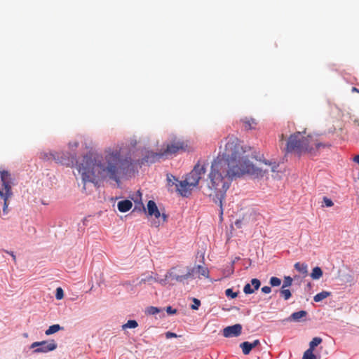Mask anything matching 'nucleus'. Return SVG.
I'll list each match as a JSON object with an SVG mask.
<instances>
[{"instance_id": "obj_1", "label": "nucleus", "mask_w": 359, "mask_h": 359, "mask_svg": "<svg viewBox=\"0 0 359 359\" xmlns=\"http://www.w3.org/2000/svg\"><path fill=\"white\" fill-rule=\"evenodd\" d=\"M250 148L243 145L234 135L221 142L217 156L212 161L206 179L203 194L219 206V218L223 219V201L233 180L245 174H259L250 161Z\"/></svg>"}, {"instance_id": "obj_2", "label": "nucleus", "mask_w": 359, "mask_h": 359, "mask_svg": "<svg viewBox=\"0 0 359 359\" xmlns=\"http://www.w3.org/2000/svg\"><path fill=\"white\" fill-rule=\"evenodd\" d=\"M132 164L130 156L123 155L121 148L115 147L106 149L103 155L90 154L84 156L77 168L84 184L83 188L86 189V182L96 184L109 179L118 183Z\"/></svg>"}, {"instance_id": "obj_3", "label": "nucleus", "mask_w": 359, "mask_h": 359, "mask_svg": "<svg viewBox=\"0 0 359 359\" xmlns=\"http://www.w3.org/2000/svg\"><path fill=\"white\" fill-rule=\"evenodd\" d=\"M330 147V143L321 142L317 136L306 135V130H304L290 135L287 141L285 151L286 153H294L299 156L306 154L313 157L318 156L320 149Z\"/></svg>"}, {"instance_id": "obj_4", "label": "nucleus", "mask_w": 359, "mask_h": 359, "mask_svg": "<svg viewBox=\"0 0 359 359\" xmlns=\"http://www.w3.org/2000/svg\"><path fill=\"white\" fill-rule=\"evenodd\" d=\"M205 172V163L198 161L192 170L187 175L185 179L179 183L178 194L183 197H188L191 194L193 189L198 185Z\"/></svg>"}, {"instance_id": "obj_5", "label": "nucleus", "mask_w": 359, "mask_h": 359, "mask_svg": "<svg viewBox=\"0 0 359 359\" xmlns=\"http://www.w3.org/2000/svg\"><path fill=\"white\" fill-rule=\"evenodd\" d=\"M195 274V268L189 266H175L172 267L165 274V278L160 279L159 283L162 285H165L168 280L175 283H182L190 278H193Z\"/></svg>"}, {"instance_id": "obj_6", "label": "nucleus", "mask_w": 359, "mask_h": 359, "mask_svg": "<svg viewBox=\"0 0 359 359\" xmlns=\"http://www.w3.org/2000/svg\"><path fill=\"white\" fill-rule=\"evenodd\" d=\"M0 198L4 201L3 213L6 215L8 212L9 200L13 195L12 191L13 180L11 173L4 170H0Z\"/></svg>"}, {"instance_id": "obj_7", "label": "nucleus", "mask_w": 359, "mask_h": 359, "mask_svg": "<svg viewBox=\"0 0 359 359\" xmlns=\"http://www.w3.org/2000/svg\"><path fill=\"white\" fill-rule=\"evenodd\" d=\"M189 142L182 138L177 136L171 137L170 142L166 144L165 148L163 149V154L165 157L175 155L178 153L185 152L189 150Z\"/></svg>"}, {"instance_id": "obj_8", "label": "nucleus", "mask_w": 359, "mask_h": 359, "mask_svg": "<svg viewBox=\"0 0 359 359\" xmlns=\"http://www.w3.org/2000/svg\"><path fill=\"white\" fill-rule=\"evenodd\" d=\"M57 348V344L54 340L36 341L31 344L30 348H35L34 353H47L52 351Z\"/></svg>"}, {"instance_id": "obj_9", "label": "nucleus", "mask_w": 359, "mask_h": 359, "mask_svg": "<svg viewBox=\"0 0 359 359\" xmlns=\"http://www.w3.org/2000/svg\"><path fill=\"white\" fill-rule=\"evenodd\" d=\"M147 212L149 216H154L156 218H161L163 223L167 221V215L165 213L161 214L156 203L154 201L150 200L148 201Z\"/></svg>"}, {"instance_id": "obj_10", "label": "nucleus", "mask_w": 359, "mask_h": 359, "mask_svg": "<svg viewBox=\"0 0 359 359\" xmlns=\"http://www.w3.org/2000/svg\"><path fill=\"white\" fill-rule=\"evenodd\" d=\"M242 326L241 324H235L228 326L223 330V335L225 337H238L241 334Z\"/></svg>"}, {"instance_id": "obj_11", "label": "nucleus", "mask_w": 359, "mask_h": 359, "mask_svg": "<svg viewBox=\"0 0 359 359\" xmlns=\"http://www.w3.org/2000/svg\"><path fill=\"white\" fill-rule=\"evenodd\" d=\"M164 156V154H163V149H161L159 152L148 151L142 158V163H143L144 162H146L153 163Z\"/></svg>"}, {"instance_id": "obj_12", "label": "nucleus", "mask_w": 359, "mask_h": 359, "mask_svg": "<svg viewBox=\"0 0 359 359\" xmlns=\"http://www.w3.org/2000/svg\"><path fill=\"white\" fill-rule=\"evenodd\" d=\"M240 122L243 124V128L245 130H255L258 124V121L255 118L250 116L242 118Z\"/></svg>"}, {"instance_id": "obj_13", "label": "nucleus", "mask_w": 359, "mask_h": 359, "mask_svg": "<svg viewBox=\"0 0 359 359\" xmlns=\"http://www.w3.org/2000/svg\"><path fill=\"white\" fill-rule=\"evenodd\" d=\"M261 282L257 278H252L251 284L248 283L243 287V292L246 294H252L260 287Z\"/></svg>"}, {"instance_id": "obj_14", "label": "nucleus", "mask_w": 359, "mask_h": 359, "mask_svg": "<svg viewBox=\"0 0 359 359\" xmlns=\"http://www.w3.org/2000/svg\"><path fill=\"white\" fill-rule=\"evenodd\" d=\"M133 206V203L129 200L121 201L117 204L118 210L121 212H126L130 210Z\"/></svg>"}, {"instance_id": "obj_15", "label": "nucleus", "mask_w": 359, "mask_h": 359, "mask_svg": "<svg viewBox=\"0 0 359 359\" xmlns=\"http://www.w3.org/2000/svg\"><path fill=\"white\" fill-rule=\"evenodd\" d=\"M294 267L304 277L308 275V265L306 263L297 262L294 264Z\"/></svg>"}, {"instance_id": "obj_16", "label": "nucleus", "mask_w": 359, "mask_h": 359, "mask_svg": "<svg viewBox=\"0 0 359 359\" xmlns=\"http://www.w3.org/2000/svg\"><path fill=\"white\" fill-rule=\"evenodd\" d=\"M168 186L172 187L175 185L176 187V191L178 192V184L181 181H179L174 175L171 174L167 175Z\"/></svg>"}, {"instance_id": "obj_17", "label": "nucleus", "mask_w": 359, "mask_h": 359, "mask_svg": "<svg viewBox=\"0 0 359 359\" xmlns=\"http://www.w3.org/2000/svg\"><path fill=\"white\" fill-rule=\"evenodd\" d=\"M195 268V273H198V278H200V276H203L205 278H208L209 276V271L208 268L202 266L201 265H198Z\"/></svg>"}, {"instance_id": "obj_18", "label": "nucleus", "mask_w": 359, "mask_h": 359, "mask_svg": "<svg viewBox=\"0 0 359 359\" xmlns=\"http://www.w3.org/2000/svg\"><path fill=\"white\" fill-rule=\"evenodd\" d=\"M307 315L306 311H299L297 312L293 313L290 317V319L294 321H299L301 318L306 317Z\"/></svg>"}, {"instance_id": "obj_19", "label": "nucleus", "mask_w": 359, "mask_h": 359, "mask_svg": "<svg viewBox=\"0 0 359 359\" xmlns=\"http://www.w3.org/2000/svg\"><path fill=\"white\" fill-rule=\"evenodd\" d=\"M323 276V271L319 266H316L313 269L311 273V277L313 280H318Z\"/></svg>"}, {"instance_id": "obj_20", "label": "nucleus", "mask_w": 359, "mask_h": 359, "mask_svg": "<svg viewBox=\"0 0 359 359\" xmlns=\"http://www.w3.org/2000/svg\"><path fill=\"white\" fill-rule=\"evenodd\" d=\"M240 347L241 348L243 353L244 355H248L253 348L252 347L251 343L249 341H244L241 343L240 344Z\"/></svg>"}, {"instance_id": "obj_21", "label": "nucleus", "mask_w": 359, "mask_h": 359, "mask_svg": "<svg viewBox=\"0 0 359 359\" xmlns=\"http://www.w3.org/2000/svg\"><path fill=\"white\" fill-rule=\"evenodd\" d=\"M330 295V292L327 291H323L317 294H316L313 297V299L316 302H319L324 299L327 298Z\"/></svg>"}, {"instance_id": "obj_22", "label": "nucleus", "mask_w": 359, "mask_h": 359, "mask_svg": "<svg viewBox=\"0 0 359 359\" xmlns=\"http://www.w3.org/2000/svg\"><path fill=\"white\" fill-rule=\"evenodd\" d=\"M62 329V327H60V325L58 324L53 325L50 326L48 330H46L45 334L46 335H50V334H53L58 332L59 330H60Z\"/></svg>"}, {"instance_id": "obj_23", "label": "nucleus", "mask_w": 359, "mask_h": 359, "mask_svg": "<svg viewBox=\"0 0 359 359\" xmlns=\"http://www.w3.org/2000/svg\"><path fill=\"white\" fill-rule=\"evenodd\" d=\"M323 341L322 338L316 337H314L309 343V349L315 350L316 347L320 344Z\"/></svg>"}, {"instance_id": "obj_24", "label": "nucleus", "mask_w": 359, "mask_h": 359, "mask_svg": "<svg viewBox=\"0 0 359 359\" xmlns=\"http://www.w3.org/2000/svg\"><path fill=\"white\" fill-rule=\"evenodd\" d=\"M302 359H316V355L313 353V350L308 348L303 355Z\"/></svg>"}, {"instance_id": "obj_25", "label": "nucleus", "mask_w": 359, "mask_h": 359, "mask_svg": "<svg viewBox=\"0 0 359 359\" xmlns=\"http://www.w3.org/2000/svg\"><path fill=\"white\" fill-rule=\"evenodd\" d=\"M138 326V323L136 320H128V322L124 324L122 327L123 329H126V328H135Z\"/></svg>"}, {"instance_id": "obj_26", "label": "nucleus", "mask_w": 359, "mask_h": 359, "mask_svg": "<svg viewBox=\"0 0 359 359\" xmlns=\"http://www.w3.org/2000/svg\"><path fill=\"white\" fill-rule=\"evenodd\" d=\"M281 296L284 298L285 300H287L291 297V292L290 290L281 287L280 290Z\"/></svg>"}, {"instance_id": "obj_27", "label": "nucleus", "mask_w": 359, "mask_h": 359, "mask_svg": "<svg viewBox=\"0 0 359 359\" xmlns=\"http://www.w3.org/2000/svg\"><path fill=\"white\" fill-rule=\"evenodd\" d=\"M159 280H160L156 279L153 276L149 275V276H147L145 278L141 279V280L140 281V284L145 283L146 282H149V281H154V282L159 283Z\"/></svg>"}, {"instance_id": "obj_28", "label": "nucleus", "mask_w": 359, "mask_h": 359, "mask_svg": "<svg viewBox=\"0 0 359 359\" xmlns=\"http://www.w3.org/2000/svg\"><path fill=\"white\" fill-rule=\"evenodd\" d=\"M270 284L272 287H277L281 284V280L277 277H271L270 278Z\"/></svg>"}, {"instance_id": "obj_29", "label": "nucleus", "mask_w": 359, "mask_h": 359, "mask_svg": "<svg viewBox=\"0 0 359 359\" xmlns=\"http://www.w3.org/2000/svg\"><path fill=\"white\" fill-rule=\"evenodd\" d=\"M292 278L290 276H285L284 278L283 284L282 285V287L286 288L287 287H290L292 284Z\"/></svg>"}, {"instance_id": "obj_30", "label": "nucleus", "mask_w": 359, "mask_h": 359, "mask_svg": "<svg viewBox=\"0 0 359 359\" xmlns=\"http://www.w3.org/2000/svg\"><path fill=\"white\" fill-rule=\"evenodd\" d=\"M225 294L228 297H231V299H234L238 297V292H235L233 291L231 288H228L225 290Z\"/></svg>"}, {"instance_id": "obj_31", "label": "nucleus", "mask_w": 359, "mask_h": 359, "mask_svg": "<svg viewBox=\"0 0 359 359\" xmlns=\"http://www.w3.org/2000/svg\"><path fill=\"white\" fill-rule=\"evenodd\" d=\"M262 162L265 165H268L271 166V171L272 172H275L276 170L278 165L276 164V162H272V161H266V160H264Z\"/></svg>"}, {"instance_id": "obj_32", "label": "nucleus", "mask_w": 359, "mask_h": 359, "mask_svg": "<svg viewBox=\"0 0 359 359\" xmlns=\"http://www.w3.org/2000/svg\"><path fill=\"white\" fill-rule=\"evenodd\" d=\"M193 302H194V304H192L191 306V309L198 310L201 305V301L198 299L194 298Z\"/></svg>"}, {"instance_id": "obj_33", "label": "nucleus", "mask_w": 359, "mask_h": 359, "mask_svg": "<svg viewBox=\"0 0 359 359\" xmlns=\"http://www.w3.org/2000/svg\"><path fill=\"white\" fill-rule=\"evenodd\" d=\"M57 299H62L64 297V292L63 290L61 287H57L56 290V294H55Z\"/></svg>"}, {"instance_id": "obj_34", "label": "nucleus", "mask_w": 359, "mask_h": 359, "mask_svg": "<svg viewBox=\"0 0 359 359\" xmlns=\"http://www.w3.org/2000/svg\"><path fill=\"white\" fill-rule=\"evenodd\" d=\"M323 202L326 207H332L334 205L332 201L327 197L323 198Z\"/></svg>"}, {"instance_id": "obj_35", "label": "nucleus", "mask_w": 359, "mask_h": 359, "mask_svg": "<svg viewBox=\"0 0 359 359\" xmlns=\"http://www.w3.org/2000/svg\"><path fill=\"white\" fill-rule=\"evenodd\" d=\"M41 155H42L41 158H42L43 159H50V158H53V159H54V160H56V158H55V154H54L50 153V154H49V156H48L47 154H41Z\"/></svg>"}, {"instance_id": "obj_36", "label": "nucleus", "mask_w": 359, "mask_h": 359, "mask_svg": "<svg viewBox=\"0 0 359 359\" xmlns=\"http://www.w3.org/2000/svg\"><path fill=\"white\" fill-rule=\"evenodd\" d=\"M165 337L167 339H170V338H176V337H178V336L177 335V334L174 333V332H165Z\"/></svg>"}, {"instance_id": "obj_37", "label": "nucleus", "mask_w": 359, "mask_h": 359, "mask_svg": "<svg viewBox=\"0 0 359 359\" xmlns=\"http://www.w3.org/2000/svg\"><path fill=\"white\" fill-rule=\"evenodd\" d=\"M261 290L262 292L264 294H269L271 292V288L269 286H264Z\"/></svg>"}, {"instance_id": "obj_38", "label": "nucleus", "mask_w": 359, "mask_h": 359, "mask_svg": "<svg viewBox=\"0 0 359 359\" xmlns=\"http://www.w3.org/2000/svg\"><path fill=\"white\" fill-rule=\"evenodd\" d=\"M166 312H167L168 314L172 315V314H175V313H177V310H176V309H172V306H168V307L166 308Z\"/></svg>"}, {"instance_id": "obj_39", "label": "nucleus", "mask_w": 359, "mask_h": 359, "mask_svg": "<svg viewBox=\"0 0 359 359\" xmlns=\"http://www.w3.org/2000/svg\"><path fill=\"white\" fill-rule=\"evenodd\" d=\"M149 313H151V314H156V313H159V311H159V309H158V308H156V307L151 306V307L149 308Z\"/></svg>"}, {"instance_id": "obj_40", "label": "nucleus", "mask_w": 359, "mask_h": 359, "mask_svg": "<svg viewBox=\"0 0 359 359\" xmlns=\"http://www.w3.org/2000/svg\"><path fill=\"white\" fill-rule=\"evenodd\" d=\"M250 343H251L252 348L256 347L257 346H258L260 344L259 340H258V339H256L254 341L250 342Z\"/></svg>"}, {"instance_id": "obj_41", "label": "nucleus", "mask_w": 359, "mask_h": 359, "mask_svg": "<svg viewBox=\"0 0 359 359\" xmlns=\"http://www.w3.org/2000/svg\"><path fill=\"white\" fill-rule=\"evenodd\" d=\"M235 225L238 227V228H241V221H239V220H237L235 222Z\"/></svg>"}, {"instance_id": "obj_42", "label": "nucleus", "mask_w": 359, "mask_h": 359, "mask_svg": "<svg viewBox=\"0 0 359 359\" xmlns=\"http://www.w3.org/2000/svg\"><path fill=\"white\" fill-rule=\"evenodd\" d=\"M9 255H11V257H13L14 262L16 261V257H15V255H14L13 252H7Z\"/></svg>"}, {"instance_id": "obj_43", "label": "nucleus", "mask_w": 359, "mask_h": 359, "mask_svg": "<svg viewBox=\"0 0 359 359\" xmlns=\"http://www.w3.org/2000/svg\"><path fill=\"white\" fill-rule=\"evenodd\" d=\"M352 91H353V92H357V93H358V92H359V90H358V88H356L355 87H353V88H352Z\"/></svg>"}, {"instance_id": "obj_44", "label": "nucleus", "mask_w": 359, "mask_h": 359, "mask_svg": "<svg viewBox=\"0 0 359 359\" xmlns=\"http://www.w3.org/2000/svg\"><path fill=\"white\" fill-rule=\"evenodd\" d=\"M283 140H284V135L281 134L280 136V141L283 142Z\"/></svg>"}]
</instances>
